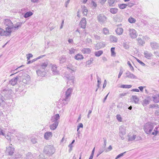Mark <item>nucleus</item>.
<instances>
[{"mask_svg": "<svg viewBox=\"0 0 159 159\" xmlns=\"http://www.w3.org/2000/svg\"><path fill=\"white\" fill-rule=\"evenodd\" d=\"M55 152V149L52 145H48L45 146L44 153L48 156H51Z\"/></svg>", "mask_w": 159, "mask_h": 159, "instance_id": "1", "label": "nucleus"}, {"mask_svg": "<svg viewBox=\"0 0 159 159\" xmlns=\"http://www.w3.org/2000/svg\"><path fill=\"white\" fill-rule=\"evenodd\" d=\"M73 88H69L65 92L64 98L62 100L63 101H65V104H67L70 100V97L73 91Z\"/></svg>", "mask_w": 159, "mask_h": 159, "instance_id": "2", "label": "nucleus"}, {"mask_svg": "<svg viewBox=\"0 0 159 159\" xmlns=\"http://www.w3.org/2000/svg\"><path fill=\"white\" fill-rule=\"evenodd\" d=\"M154 128L153 123H146L144 126L143 129L145 132L147 134H150L152 133Z\"/></svg>", "mask_w": 159, "mask_h": 159, "instance_id": "3", "label": "nucleus"}, {"mask_svg": "<svg viewBox=\"0 0 159 159\" xmlns=\"http://www.w3.org/2000/svg\"><path fill=\"white\" fill-rule=\"evenodd\" d=\"M6 153L8 155L11 156H12L14 153L15 148L13 145L11 144H10L6 148Z\"/></svg>", "mask_w": 159, "mask_h": 159, "instance_id": "4", "label": "nucleus"}, {"mask_svg": "<svg viewBox=\"0 0 159 159\" xmlns=\"http://www.w3.org/2000/svg\"><path fill=\"white\" fill-rule=\"evenodd\" d=\"M20 79L22 80V82L25 84H27L30 83V77L27 74H23Z\"/></svg>", "mask_w": 159, "mask_h": 159, "instance_id": "5", "label": "nucleus"}, {"mask_svg": "<svg viewBox=\"0 0 159 159\" xmlns=\"http://www.w3.org/2000/svg\"><path fill=\"white\" fill-rule=\"evenodd\" d=\"M22 23L20 22H18L15 24L11 27L10 28H8L10 29L9 31H10V35H11V32L13 30H16L19 29V27H20L22 25Z\"/></svg>", "mask_w": 159, "mask_h": 159, "instance_id": "6", "label": "nucleus"}, {"mask_svg": "<svg viewBox=\"0 0 159 159\" xmlns=\"http://www.w3.org/2000/svg\"><path fill=\"white\" fill-rule=\"evenodd\" d=\"M10 29L8 28H6L5 30H4L1 28H0V35H4L5 36H8L10 35Z\"/></svg>", "mask_w": 159, "mask_h": 159, "instance_id": "7", "label": "nucleus"}, {"mask_svg": "<svg viewBox=\"0 0 159 159\" xmlns=\"http://www.w3.org/2000/svg\"><path fill=\"white\" fill-rule=\"evenodd\" d=\"M3 24L5 26H7L6 28H10L13 25V23L9 19L4 20Z\"/></svg>", "mask_w": 159, "mask_h": 159, "instance_id": "8", "label": "nucleus"}, {"mask_svg": "<svg viewBox=\"0 0 159 159\" xmlns=\"http://www.w3.org/2000/svg\"><path fill=\"white\" fill-rule=\"evenodd\" d=\"M51 70L53 74L54 75H57L59 74V72L57 70V66L55 64H51Z\"/></svg>", "mask_w": 159, "mask_h": 159, "instance_id": "9", "label": "nucleus"}, {"mask_svg": "<svg viewBox=\"0 0 159 159\" xmlns=\"http://www.w3.org/2000/svg\"><path fill=\"white\" fill-rule=\"evenodd\" d=\"M48 64V60H46L44 62L40 64L38 66V69H41L45 71V69Z\"/></svg>", "mask_w": 159, "mask_h": 159, "instance_id": "10", "label": "nucleus"}, {"mask_svg": "<svg viewBox=\"0 0 159 159\" xmlns=\"http://www.w3.org/2000/svg\"><path fill=\"white\" fill-rule=\"evenodd\" d=\"M60 116L59 114H57L52 116L51 121L52 122H57L59 124Z\"/></svg>", "mask_w": 159, "mask_h": 159, "instance_id": "11", "label": "nucleus"}, {"mask_svg": "<svg viewBox=\"0 0 159 159\" xmlns=\"http://www.w3.org/2000/svg\"><path fill=\"white\" fill-rule=\"evenodd\" d=\"M129 34L130 36L133 38H135L137 36V34L136 30L133 29H130L129 31Z\"/></svg>", "mask_w": 159, "mask_h": 159, "instance_id": "12", "label": "nucleus"}, {"mask_svg": "<svg viewBox=\"0 0 159 159\" xmlns=\"http://www.w3.org/2000/svg\"><path fill=\"white\" fill-rule=\"evenodd\" d=\"M36 72L37 75L39 76L44 77L46 74V72L45 70L40 69H39L36 71Z\"/></svg>", "mask_w": 159, "mask_h": 159, "instance_id": "13", "label": "nucleus"}, {"mask_svg": "<svg viewBox=\"0 0 159 159\" xmlns=\"http://www.w3.org/2000/svg\"><path fill=\"white\" fill-rule=\"evenodd\" d=\"M52 136V133L49 131L46 132L44 134V137L46 140H48L50 139Z\"/></svg>", "mask_w": 159, "mask_h": 159, "instance_id": "14", "label": "nucleus"}, {"mask_svg": "<svg viewBox=\"0 0 159 159\" xmlns=\"http://www.w3.org/2000/svg\"><path fill=\"white\" fill-rule=\"evenodd\" d=\"M107 18L103 15H100L98 17V20L100 22H103L105 21Z\"/></svg>", "mask_w": 159, "mask_h": 159, "instance_id": "15", "label": "nucleus"}, {"mask_svg": "<svg viewBox=\"0 0 159 159\" xmlns=\"http://www.w3.org/2000/svg\"><path fill=\"white\" fill-rule=\"evenodd\" d=\"M86 24V19L84 18H83L80 22V25L81 27L83 28H84Z\"/></svg>", "mask_w": 159, "mask_h": 159, "instance_id": "16", "label": "nucleus"}, {"mask_svg": "<svg viewBox=\"0 0 159 159\" xmlns=\"http://www.w3.org/2000/svg\"><path fill=\"white\" fill-rule=\"evenodd\" d=\"M18 77L17 76L16 77L13 78L9 81V83L13 86L15 85L17 82Z\"/></svg>", "mask_w": 159, "mask_h": 159, "instance_id": "17", "label": "nucleus"}, {"mask_svg": "<svg viewBox=\"0 0 159 159\" xmlns=\"http://www.w3.org/2000/svg\"><path fill=\"white\" fill-rule=\"evenodd\" d=\"M58 124L57 122H54L50 125V128L51 130H54L57 127Z\"/></svg>", "mask_w": 159, "mask_h": 159, "instance_id": "18", "label": "nucleus"}, {"mask_svg": "<svg viewBox=\"0 0 159 159\" xmlns=\"http://www.w3.org/2000/svg\"><path fill=\"white\" fill-rule=\"evenodd\" d=\"M11 159H22V155L19 153H17L13 157H11Z\"/></svg>", "mask_w": 159, "mask_h": 159, "instance_id": "19", "label": "nucleus"}, {"mask_svg": "<svg viewBox=\"0 0 159 159\" xmlns=\"http://www.w3.org/2000/svg\"><path fill=\"white\" fill-rule=\"evenodd\" d=\"M153 101L156 102H159V94H157L153 96Z\"/></svg>", "mask_w": 159, "mask_h": 159, "instance_id": "20", "label": "nucleus"}, {"mask_svg": "<svg viewBox=\"0 0 159 159\" xmlns=\"http://www.w3.org/2000/svg\"><path fill=\"white\" fill-rule=\"evenodd\" d=\"M159 133V131L158 130V127H156L154 129L153 131L152 132L151 134L152 135H154V136H156Z\"/></svg>", "mask_w": 159, "mask_h": 159, "instance_id": "21", "label": "nucleus"}, {"mask_svg": "<svg viewBox=\"0 0 159 159\" xmlns=\"http://www.w3.org/2000/svg\"><path fill=\"white\" fill-rule=\"evenodd\" d=\"M75 58L78 60H81L84 58V57L82 55L78 54L75 56Z\"/></svg>", "mask_w": 159, "mask_h": 159, "instance_id": "22", "label": "nucleus"}, {"mask_svg": "<svg viewBox=\"0 0 159 159\" xmlns=\"http://www.w3.org/2000/svg\"><path fill=\"white\" fill-rule=\"evenodd\" d=\"M116 31L117 34L120 35L123 33V30L122 28H118L116 30Z\"/></svg>", "mask_w": 159, "mask_h": 159, "instance_id": "23", "label": "nucleus"}, {"mask_svg": "<svg viewBox=\"0 0 159 159\" xmlns=\"http://www.w3.org/2000/svg\"><path fill=\"white\" fill-rule=\"evenodd\" d=\"M132 98L133 101L134 103H138L139 101V99L137 96H132Z\"/></svg>", "mask_w": 159, "mask_h": 159, "instance_id": "24", "label": "nucleus"}, {"mask_svg": "<svg viewBox=\"0 0 159 159\" xmlns=\"http://www.w3.org/2000/svg\"><path fill=\"white\" fill-rule=\"evenodd\" d=\"M110 11L112 14H115L117 12L118 9L116 8H112L110 9Z\"/></svg>", "mask_w": 159, "mask_h": 159, "instance_id": "25", "label": "nucleus"}, {"mask_svg": "<svg viewBox=\"0 0 159 159\" xmlns=\"http://www.w3.org/2000/svg\"><path fill=\"white\" fill-rule=\"evenodd\" d=\"M65 77L67 78V79L70 80H71V82L72 83L74 82V79L75 78V77L73 76H72L71 77L67 75H65Z\"/></svg>", "mask_w": 159, "mask_h": 159, "instance_id": "26", "label": "nucleus"}, {"mask_svg": "<svg viewBox=\"0 0 159 159\" xmlns=\"http://www.w3.org/2000/svg\"><path fill=\"white\" fill-rule=\"evenodd\" d=\"M82 11L84 15L86 16L87 14L88 10L87 9V8L85 6H84L83 7Z\"/></svg>", "mask_w": 159, "mask_h": 159, "instance_id": "27", "label": "nucleus"}, {"mask_svg": "<svg viewBox=\"0 0 159 159\" xmlns=\"http://www.w3.org/2000/svg\"><path fill=\"white\" fill-rule=\"evenodd\" d=\"M66 61V58L64 56L61 57L59 59V61L60 63H62Z\"/></svg>", "mask_w": 159, "mask_h": 159, "instance_id": "28", "label": "nucleus"}, {"mask_svg": "<svg viewBox=\"0 0 159 159\" xmlns=\"http://www.w3.org/2000/svg\"><path fill=\"white\" fill-rule=\"evenodd\" d=\"M132 85H122L120 86V88L123 89H129L132 87Z\"/></svg>", "mask_w": 159, "mask_h": 159, "instance_id": "29", "label": "nucleus"}, {"mask_svg": "<svg viewBox=\"0 0 159 159\" xmlns=\"http://www.w3.org/2000/svg\"><path fill=\"white\" fill-rule=\"evenodd\" d=\"M33 13L31 11H28L26 12L24 15V17L25 18H27L33 15Z\"/></svg>", "mask_w": 159, "mask_h": 159, "instance_id": "30", "label": "nucleus"}, {"mask_svg": "<svg viewBox=\"0 0 159 159\" xmlns=\"http://www.w3.org/2000/svg\"><path fill=\"white\" fill-rule=\"evenodd\" d=\"M111 56L114 57L116 56V52H115V48L112 47L111 49Z\"/></svg>", "mask_w": 159, "mask_h": 159, "instance_id": "31", "label": "nucleus"}, {"mask_svg": "<svg viewBox=\"0 0 159 159\" xmlns=\"http://www.w3.org/2000/svg\"><path fill=\"white\" fill-rule=\"evenodd\" d=\"M149 100L145 99L143 100L142 102V104L143 106H146L149 103Z\"/></svg>", "mask_w": 159, "mask_h": 159, "instance_id": "32", "label": "nucleus"}, {"mask_svg": "<svg viewBox=\"0 0 159 159\" xmlns=\"http://www.w3.org/2000/svg\"><path fill=\"white\" fill-rule=\"evenodd\" d=\"M67 69L71 70L72 71L75 72L76 70V67L72 66H69L67 67Z\"/></svg>", "mask_w": 159, "mask_h": 159, "instance_id": "33", "label": "nucleus"}, {"mask_svg": "<svg viewBox=\"0 0 159 159\" xmlns=\"http://www.w3.org/2000/svg\"><path fill=\"white\" fill-rule=\"evenodd\" d=\"M82 52L84 54H88L89 52V49L84 48L81 50Z\"/></svg>", "mask_w": 159, "mask_h": 159, "instance_id": "34", "label": "nucleus"}, {"mask_svg": "<svg viewBox=\"0 0 159 159\" xmlns=\"http://www.w3.org/2000/svg\"><path fill=\"white\" fill-rule=\"evenodd\" d=\"M103 52L102 51H98L95 52V55L97 57H99L103 53Z\"/></svg>", "mask_w": 159, "mask_h": 159, "instance_id": "35", "label": "nucleus"}, {"mask_svg": "<svg viewBox=\"0 0 159 159\" xmlns=\"http://www.w3.org/2000/svg\"><path fill=\"white\" fill-rule=\"evenodd\" d=\"M127 6V4L124 3L118 5L119 7L121 9L125 8Z\"/></svg>", "mask_w": 159, "mask_h": 159, "instance_id": "36", "label": "nucleus"}, {"mask_svg": "<svg viewBox=\"0 0 159 159\" xmlns=\"http://www.w3.org/2000/svg\"><path fill=\"white\" fill-rule=\"evenodd\" d=\"M31 141L33 144H35L37 143L38 139L36 138L33 137L31 139Z\"/></svg>", "mask_w": 159, "mask_h": 159, "instance_id": "37", "label": "nucleus"}, {"mask_svg": "<svg viewBox=\"0 0 159 159\" xmlns=\"http://www.w3.org/2000/svg\"><path fill=\"white\" fill-rule=\"evenodd\" d=\"M128 21L131 23H134L136 22V20L132 17H130L128 19Z\"/></svg>", "mask_w": 159, "mask_h": 159, "instance_id": "38", "label": "nucleus"}, {"mask_svg": "<svg viewBox=\"0 0 159 159\" xmlns=\"http://www.w3.org/2000/svg\"><path fill=\"white\" fill-rule=\"evenodd\" d=\"M145 57L147 58H149L151 56V54L150 53L148 52H145L144 53Z\"/></svg>", "mask_w": 159, "mask_h": 159, "instance_id": "39", "label": "nucleus"}, {"mask_svg": "<svg viewBox=\"0 0 159 159\" xmlns=\"http://www.w3.org/2000/svg\"><path fill=\"white\" fill-rule=\"evenodd\" d=\"M22 134H18L17 135H16L17 137V139L18 140L21 141L23 140L22 138Z\"/></svg>", "mask_w": 159, "mask_h": 159, "instance_id": "40", "label": "nucleus"}, {"mask_svg": "<svg viewBox=\"0 0 159 159\" xmlns=\"http://www.w3.org/2000/svg\"><path fill=\"white\" fill-rule=\"evenodd\" d=\"M108 2L110 6H112L115 2V0H108Z\"/></svg>", "mask_w": 159, "mask_h": 159, "instance_id": "41", "label": "nucleus"}, {"mask_svg": "<svg viewBox=\"0 0 159 159\" xmlns=\"http://www.w3.org/2000/svg\"><path fill=\"white\" fill-rule=\"evenodd\" d=\"M136 137V136L135 135H133L132 136H129L128 140L129 141H132L134 140Z\"/></svg>", "mask_w": 159, "mask_h": 159, "instance_id": "42", "label": "nucleus"}, {"mask_svg": "<svg viewBox=\"0 0 159 159\" xmlns=\"http://www.w3.org/2000/svg\"><path fill=\"white\" fill-rule=\"evenodd\" d=\"M69 53L70 54H71L74 53L76 51V50L74 48H72L70 49L69 50Z\"/></svg>", "mask_w": 159, "mask_h": 159, "instance_id": "43", "label": "nucleus"}, {"mask_svg": "<svg viewBox=\"0 0 159 159\" xmlns=\"http://www.w3.org/2000/svg\"><path fill=\"white\" fill-rule=\"evenodd\" d=\"M83 125L82 124V123H80L79 124V125L77 126V131L78 132V134L80 133V132L79 131V129L80 128H83Z\"/></svg>", "mask_w": 159, "mask_h": 159, "instance_id": "44", "label": "nucleus"}, {"mask_svg": "<svg viewBox=\"0 0 159 159\" xmlns=\"http://www.w3.org/2000/svg\"><path fill=\"white\" fill-rule=\"evenodd\" d=\"M103 33L105 34H109V31L107 28H104L103 30Z\"/></svg>", "mask_w": 159, "mask_h": 159, "instance_id": "45", "label": "nucleus"}, {"mask_svg": "<svg viewBox=\"0 0 159 159\" xmlns=\"http://www.w3.org/2000/svg\"><path fill=\"white\" fill-rule=\"evenodd\" d=\"M116 118L117 120L120 122H121L122 121V119L120 115H116Z\"/></svg>", "mask_w": 159, "mask_h": 159, "instance_id": "46", "label": "nucleus"}, {"mask_svg": "<svg viewBox=\"0 0 159 159\" xmlns=\"http://www.w3.org/2000/svg\"><path fill=\"white\" fill-rule=\"evenodd\" d=\"M92 7L93 8H95L97 6L96 3L93 1H92L91 2Z\"/></svg>", "mask_w": 159, "mask_h": 159, "instance_id": "47", "label": "nucleus"}, {"mask_svg": "<svg viewBox=\"0 0 159 159\" xmlns=\"http://www.w3.org/2000/svg\"><path fill=\"white\" fill-rule=\"evenodd\" d=\"M32 157L31 154L29 152L26 155V159H31L30 158Z\"/></svg>", "mask_w": 159, "mask_h": 159, "instance_id": "48", "label": "nucleus"}, {"mask_svg": "<svg viewBox=\"0 0 159 159\" xmlns=\"http://www.w3.org/2000/svg\"><path fill=\"white\" fill-rule=\"evenodd\" d=\"M127 63L129 66L130 69H131V70L132 71L134 70V68L132 66V65L131 64L130 62L129 61H128Z\"/></svg>", "mask_w": 159, "mask_h": 159, "instance_id": "49", "label": "nucleus"}, {"mask_svg": "<svg viewBox=\"0 0 159 159\" xmlns=\"http://www.w3.org/2000/svg\"><path fill=\"white\" fill-rule=\"evenodd\" d=\"M27 61L29 60L30 57H33V55L31 53H29L26 55Z\"/></svg>", "mask_w": 159, "mask_h": 159, "instance_id": "50", "label": "nucleus"}, {"mask_svg": "<svg viewBox=\"0 0 159 159\" xmlns=\"http://www.w3.org/2000/svg\"><path fill=\"white\" fill-rule=\"evenodd\" d=\"M5 136V138L7 139V140H8V141L9 142H10L11 141V137L10 136H9V135H6L5 134V136Z\"/></svg>", "mask_w": 159, "mask_h": 159, "instance_id": "51", "label": "nucleus"}, {"mask_svg": "<svg viewBox=\"0 0 159 159\" xmlns=\"http://www.w3.org/2000/svg\"><path fill=\"white\" fill-rule=\"evenodd\" d=\"M0 135L5 136V134L3 132V130L0 128Z\"/></svg>", "mask_w": 159, "mask_h": 159, "instance_id": "52", "label": "nucleus"}, {"mask_svg": "<svg viewBox=\"0 0 159 159\" xmlns=\"http://www.w3.org/2000/svg\"><path fill=\"white\" fill-rule=\"evenodd\" d=\"M36 61V58H35V59L32 60L31 61H27L28 62H27V64H30L31 63H33V62H34V61Z\"/></svg>", "mask_w": 159, "mask_h": 159, "instance_id": "53", "label": "nucleus"}, {"mask_svg": "<svg viewBox=\"0 0 159 159\" xmlns=\"http://www.w3.org/2000/svg\"><path fill=\"white\" fill-rule=\"evenodd\" d=\"M135 59L138 62H139V63L140 64H144V63L143 62L141 61L138 58L135 57Z\"/></svg>", "mask_w": 159, "mask_h": 159, "instance_id": "54", "label": "nucleus"}, {"mask_svg": "<svg viewBox=\"0 0 159 159\" xmlns=\"http://www.w3.org/2000/svg\"><path fill=\"white\" fill-rule=\"evenodd\" d=\"M106 1L107 0H100V2L101 4L103 5L106 2Z\"/></svg>", "mask_w": 159, "mask_h": 159, "instance_id": "55", "label": "nucleus"}, {"mask_svg": "<svg viewBox=\"0 0 159 159\" xmlns=\"http://www.w3.org/2000/svg\"><path fill=\"white\" fill-rule=\"evenodd\" d=\"M146 86H140L139 87V88L140 90V91L142 92H143V89L144 88H145Z\"/></svg>", "mask_w": 159, "mask_h": 159, "instance_id": "56", "label": "nucleus"}, {"mask_svg": "<svg viewBox=\"0 0 159 159\" xmlns=\"http://www.w3.org/2000/svg\"><path fill=\"white\" fill-rule=\"evenodd\" d=\"M4 101L2 95L0 94V102H3Z\"/></svg>", "mask_w": 159, "mask_h": 159, "instance_id": "57", "label": "nucleus"}, {"mask_svg": "<svg viewBox=\"0 0 159 159\" xmlns=\"http://www.w3.org/2000/svg\"><path fill=\"white\" fill-rule=\"evenodd\" d=\"M70 0H68L66 2H65V5L66 7H67V5L69 4Z\"/></svg>", "mask_w": 159, "mask_h": 159, "instance_id": "58", "label": "nucleus"}, {"mask_svg": "<svg viewBox=\"0 0 159 159\" xmlns=\"http://www.w3.org/2000/svg\"><path fill=\"white\" fill-rule=\"evenodd\" d=\"M107 81H106V80H105L104 81V83L103 84V88H104L106 87V85H107Z\"/></svg>", "mask_w": 159, "mask_h": 159, "instance_id": "59", "label": "nucleus"}, {"mask_svg": "<svg viewBox=\"0 0 159 159\" xmlns=\"http://www.w3.org/2000/svg\"><path fill=\"white\" fill-rule=\"evenodd\" d=\"M44 56H45V55H42L40 56H39V57H38L36 58V59L37 60L38 59H39L44 57Z\"/></svg>", "mask_w": 159, "mask_h": 159, "instance_id": "60", "label": "nucleus"}, {"mask_svg": "<svg viewBox=\"0 0 159 159\" xmlns=\"http://www.w3.org/2000/svg\"><path fill=\"white\" fill-rule=\"evenodd\" d=\"M101 81H100V79H98V87H99V86L100 85V84H101Z\"/></svg>", "mask_w": 159, "mask_h": 159, "instance_id": "61", "label": "nucleus"}, {"mask_svg": "<svg viewBox=\"0 0 159 159\" xmlns=\"http://www.w3.org/2000/svg\"><path fill=\"white\" fill-rule=\"evenodd\" d=\"M112 147L111 145H110L107 148L108 151H110L112 149Z\"/></svg>", "mask_w": 159, "mask_h": 159, "instance_id": "62", "label": "nucleus"}, {"mask_svg": "<svg viewBox=\"0 0 159 159\" xmlns=\"http://www.w3.org/2000/svg\"><path fill=\"white\" fill-rule=\"evenodd\" d=\"M38 159H46L43 155H40Z\"/></svg>", "mask_w": 159, "mask_h": 159, "instance_id": "63", "label": "nucleus"}, {"mask_svg": "<svg viewBox=\"0 0 159 159\" xmlns=\"http://www.w3.org/2000/svg\"><path fill=\"white\" fill-rule=\"evenodd\" d=\"M68 42L69 43H72L73 42V40L71 39H69L68 40Z\"/></svg>", "mask_w": 159, "mask_h": 159, "instance_id": "64", "label": "nucleus"}]
</instances>
